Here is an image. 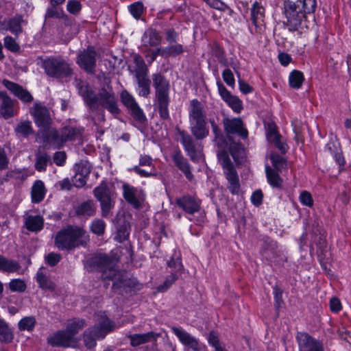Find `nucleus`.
I'll return each mask as SVG.
<instances>
[{
  "mask_svg": "<svg viewBox=\"0 0 351 351\" xmlns=\"http://www.w3.org/2000/svg\"><path fill=\"white\" fill-rule=\"evenodd\" d=\"M189 118L191 132L195 139L184 130L178 128H176V130L184 150L192 160H195L202 155V147L197 140L204 139L209 134L206 112L202 103L196 99L190 102Z\"/></svg>",
  "mask_w": 351,
  "mask_h": 351,
  "instance_id": "nucleus-1",
  "label": "nucleus"
},
{
  "mask_svg": "<svg viewBox=\"0 0 351 351\" xmlns=\"http://www.w3.org/2000/svg\"><path fill=\"white\" fill-rule=\"evenodd\" d=\"M94 263L97 269L102 272V278L104 280H114L113 289H138V282L136 278H128L127 276L121 275L116 268L114 259L106 254H101L96 257ZM127 291V290H125Z\"/></svg>",
  "mask_w": 351,
  "mask_h": 351,
  "instance_id": "nucleus-2",
  "label": "nucleus"
},
{
  "mask_svg": "<svg viewBox=\"0 0 351 351\" xmlns=\"http://www.w3.org/2000/svg\"><path fill=\"white\" fill-rule=\"evenodd\" d=\"M95 102L94 108H89L91 112H95V115L91 116L95 124L105 121V112L106 109L112 116L117 117L121 113L119 108L117 98L114 91L104 88L99 90V93L93 99Z\"/></svg>",
  "mask_w": 351,
  "mask_h": 351,
  "instance_id": "nucleus-3",
  "label": "nucleus"
},
{
  "mask_svg": "<svg viewBox=\"0 0 351 351\" xmlns=\"http://www.w3.org/2000/svg\"><path fill=\"white\" fill-rule=\"evenodd\" d=\"M153 86L155 89V102L160 117L163 120L169 119V106L170 104V84L161 73L152 75Z\"/></svg>",
  "mask_w": 351,
  "mask_h": 351,
  "instance_id": "nucleus-4",
  "label": "nucleus"
},
{
  "mask_svg": "<svg viewBox=\"0 0 351 351\" xmlns=\"http://www.w3.org/2000/svg\"><path fill=\"white\" fill-rule=\"evenodd\" d=\"M86 231L78 226H69L58 232L55 238L56 246L62 250H71L84 245L86 238Z\"/></svg>",
  "mask_w": 351,
  "mask_h": 351,
  "instance_id": "nucleus-5",
  "label": "nucleus"
},
{
  "mask_svg": "<svg viewBox=\"0 0 351 351\" xmlns=\"http://www.w3.org/2000/svg\"><path fill=\"white\" fill-rule=\"evenodd\" d=\"M114 327V324L112 321L105 315H101L97 324L84 331V342L85 346L88 349L95 348L97 340L104 339L108 332L113 330Z\"/></svg>",
  "mask_w": 351,
  "mask_h": 351,
  "instance_id": "nucleus-6",
  "label": "nucleus"
},
{
  "mask_svg": "<svg viewBox=\"0 0 351 351\" xmlns=\"http://www.w3.org/2000/svg\"><path fill=\"white\" fill-rule=\"evenodd\" d=\"M283 13L287 19L285 25L290 32H295L300 28L307 27V17L303 11L293 1L285 0Z\"/></svg>",
  "mask_w": 351,
  "mask_h": 351,
  "instance_id": "nucleus-7",
  "label": "nucleus"
},
{
  "mask_svg": "<svg viewBox=\"0 0 351 351\" xmlns=\"http://www.w3.org/2000/svg\"><path fill=\"white\" fill-rule=\"evenodd\" d=\"M45 73L54 78H68L73 75L71 64L60 56L50 57L43 60Z\"/></svg>",
  "mask_w": 351,
  "mask_h": 351,
  "instance_id": "nucleus-8",
  "label": "nucleus"
},
{
  "mask_svg": "<svg viewBox=\"0 0 351 351\" xmlns=\"http://www.w3.org/2000/svg\"><path fill=\"white\" fill-rule=\"evenodd\" d=\"M95 197L100 203L101 216L108 217L111 214V210L114 206V193L104 181L93 190Z\"/></svg>",
  "mask_w": 351,
  "mask_h": 351,
  "instance_id": "nucleus-9",
  "label": "nucleus"
},
{
  "mask_svg": "<svg viewBox=\"0 0 351 351\" xmlns=\"http://www.w3.org/2000/svg\"><path fill=\"white\" fill-rule=\"evenodd\" d=\"M120 99L136 122V127L138 128L143 127L147 122V118L134 96L128 90H123L121 93Z\"/></svg>",
  "mask_w": 351,
  "mask_h": 351,
  "instance_id": "nucleus-10",
  "label": "nucleus"
},
{
  "mask_svg": "<svg viewBox=\"0 0 351 351\" xmlns=\"http://www.w3.org/2000/svg\"><path fill=\"white\" fill-rule=\"evenodd\" d=\"M97 53L93 46L80 51L77 55L76 63L88 74H94L96 69Z\"/></svg>",
  "mask_w": 351,
  "mask_h": 351,
  "instance_id": "nucleus-11",
  "label": "nucleus"
},
{
  "mask_svg": "<svg viewBox=\"0 0 351 351\" xmlns=\"http://www.w3.org/2000/svg\"><path fill=\"white\" fill-rule=\"evenodd\" d=\"M171 329L173 334L179 339L181 343L183 345L191 348L193 351H208L205 345L199 342L197 339L191 336L184 330L176 326L171 327Z\"/></svg>",
  "mask_w": 351,
  "mask_h": 351,
  "instance_id": "nucleus-12",
  "label": "nucleus"
},
{
  "mask_svg": "<svg viewBox=\"0 0 351 351\" xmlns=\"http://www.w3.org/2000/svg\"><path fill=\"white\" fill-rule=\"evenodd\" d=\"M223 124L226 134H237L243 139H245L248 136V132L244 128V124L241 118L230 119L226 117L223 119Z\"/></svg>",
  "mask_w": 351,
  "mask_h": 351,
  "instance_id": "nucleus-13",
  "label": "nucleus"
},
{
  "mask_svg": "<svg viewBox=\"0 0 351 351\" xmlns=\"http://www.w3.org/2000/svg\"><path fill=\"white\" fill-rule=\"evenodd\" d=\"M123 195L125 201L132 205L134 208L141 206V201L143 200L145 193L141 189L124 183L122 186Z\"/></svg>",
  "mask_w": 351,
  "mask_h": 351,
  "instance_id": "nucleus-14",
  "label": "nucleus"
},
{
  "mask_svg": "<svg viewBox=\"0 0 351 351\" xmlns=\"http://www.w3.org/2000/svg\"><path fill=\"white\" fill-rule=\"evenodd\" d=\"M33 115L35 123L43 130L49 128L51 123L49 112L48 109L40 104H35L30 111Z\"/></svg>",
  "mask_w": 351,
  "mask_h": 351,
  "instance_id": "nucleus-15",
  "label": "nucleus"
},
{
  "mask_svg": "<svg viewBox=\"0 0 351 351\" xmlns=\"http://www.w3.org/2000/svg\"><path fill=\"white\" fill-rule=\"evenodd\" d=\"M297 340L299 351H324L322 343L313 339L308 333H298Z\"/></svg>",
  "mask_w": 351,
  "mask_h": 351,
  "instance_id": "nucleus-16",
  "label": "nucleus"
},
{
  "mask_svg": "<svg viewBox=\"0 0 351 351\" xmlns=\"http://www.w3.org/2000/svg\"><path fill=\"white\" fill-rule=\"evenodd\" d=\"M218 91L222 99L237 113H240L243 109L242 101L235 95L230 93V91L220 82H217Z\"/></svg>",
  "mask_w": 351,
  "mask_h": 351,
  "instance_id": "nucleus-17",
  "label": "nucleus"
},
{
  "mask_svg": "<svg viewBox=\"0 0 351 351\" xmlns=\"http://www.w3.org/2000/svg\"><path fill=\"white\" fill-rule=\"evenodd\" d=\"M176 203L179 208L191 215L199 212L201 208V200L189 195L177 198Z\"/></svg>",
  "mask_w": 351,
  "mask_h": 351,
  "instance_id": "nucleus-18",
  "label": "nucleus"
},
{
  "mask_svg": "<svg viewBox=\"0 0 351 351\" xmlns=\"http://www.w3.org/2000/svg\"><path fill=\"white\" fill-rule=\"evenodd\" d=\"M161 39L160 35L156 29L149 28L144 32L141 38V51L143 53L149 52L151 47L158 46L160 44Z\"/></svg>",
  "mask_w": 351,
  "mask_h": 351,
  "instance_id": "nucleus-19",
  "label": "nucleus"
},
{
  "mask_svg": "<svg viewBox=\"0 0 351 351\" xmlns=\"http://www.w3.org/2000/svg\"><path fill=\"white\" fill-rule=\"evenodd\" d=\"M2 84L22 102L30 103L33 101L32 94L21 85L5 79L3 80Z\"/></svg>",
  "mask_w": 351,
  "mask_h": 351,
  "instance_id": "nucleus-20",
  "label": "nucleus"
},
{
  "mask_svg": "<svg viewBox=\"0 0 351 351\" xmlns=\"http://www.w3.org/2000/svg\"><path fill=\"white\" fill-rule=\"evenodd\" d=\"M75 87L77 89L79 95L83 98L86 106L94 108L95 102L93 99L95 96V92L93 90L89 84L84 80L75 79Z\"/></svg>",
  "mask_w": 351,
  "mask_h": 351,
  "instance_id": "nucleus-21",
  "label": "nucleus"
},
{
  "mask_svg": "<svg viewBox=\"0 0 351 351\" xmlns=\"http://www.w3.org/2000/svg\"><path fill=\"white\" fill-rule=\"evenodd\" d=\"M47 342L53 347H71L76 343L65 330H59L47 338Z\"/></svg>",
  "mask_w": 351,
  "mask_h": 351,
  "instance_id": "nucleus-22",
  "label": "nucleus"
},
{
  "mask_svg": "<svg viewBox=\"0 0 351 351\" xmlns=\"http://www.w3.org/2000/svg\"><path fill=\"white\" fill-rule=\"evenodd\" d=\"M41 135L45 143L51 144L57 149H60L65 143L62 132H58L53 128L42 130Z\"/></svg>",
  "mask_w": 351,
  "mask_h": 351,
  "instance_id": "nucleus-23",
  "label": "nucleus"
},
{
  "mask_svg": "<svg viewBox=\"0 0 351 351\" xmlns=\"http://www.w3.org/2000/svg\"><path fill=\"white\" fill-rule=\"evenodd\" d=\"M0 116L5 119L14 117V101L3 91H0Z\"/></svg>",
  "mask_w": 351,
  "mask_h": 351,
  "instance_id": "nucleus-24",
  "label": "nucleus"
},
{
  "mask_svg": "<svg viewBox=\"0 0 351 351\" xmlns=\"http://www.w3.org/2000/svg\"><path fill=\"white\" fill-rule=\"evenodd\" d=\"M137 84V93L138 96L148 97L151 92V81L148 77V73L134 75Z\"/></svg>",
  "mask_w": 351,
  "mask_h": 351,
  "instance_id": "nucleus-25",
  "label": "nucleus"
},
{
  "mask_svg": "<svg viewBox=\"0 0 351 351\" xmlns=\"http://www.w3.org/2000/svg\"><path fill=\"white\" fill-rule=\"evenodd\" d=\"M171 157L176 166L184 173L187 179L191 180L193 174L191 171L189 164L187 160L184 158L180 150L175 151Z\"/></svg>",
  "mask_w": 351,
  "mask_h": 351,
  "instance_id": "nucleus-26",
  "label": "nucleus"
},
{
  "mask_svg": "<svg viewBox=\"0 0 351 351\" xmlns=\"http://www.w3.org/2000/svg\"><path fill=\"white\" fill-rule=\"evenodd\" d=\"M225 177L228 180V189L233 195H238L240 192L241 186L239 178L235 169H228L224 171Z\"/></svg>",
  "mask_w": 351,
  "mask_h": 351,
  "instance_id": "nucleus-27",
  "label": "nucleus"
},
{
  "mask_svg": "<svg viewBox=\"0 0 351 351\" xmlns=\"http://www.w3.org/2000/svg\"><path fill=\"white\" fill-rule=\"evenodd\" d=\"M26 228L31 232H38L43 228L44 219L40 215H25L23 216Z\"/></svg>",
  "mask_w": 351,
  "mask_h": 351,
  "instance_id": "nucleus-28",
  "label": "nucleus"
},
{
  "mask_svg": "<svg viewBox=\"0 0 351 351\" xmlns=\"http://www.w3.org/2000/svg\"><path fill=\"white\" fill-rule=\"evenodd\" d=\"M36 280L40 289L50 291H54L56 290V284L51 280L43 269L40 268L38 270L36 275Z\"/></svg>",
  "mask_w": 351,
  "mask_h": 351,
  "instance_id": "nucleus-29",
  "label": "nucleus"
},
{
  "mask_svg": "<svg viewBox=\"0 0 351 351\" xmlns=\"http://www.w3.org/2000/svg\"><path fill=\"white\" fill-rule=\"evenodd\" d=\"M96 213V206L93 200H88L80 204L75 210V213L77 216L90 217Z\"/></svg>",
  "mask_w": 351,
  "mask_h": 351,
  "instance_id": "nucleus-30",
  "label": "nucleus"
},
{
  "mask_svg": "<svg viewBox=\"0 0 351 351\" xmlns=\"http://www.w3.org/2000/svg\"><path fill=\"white\" fill-rule=\"evenodd\" d=\"M23 23H26L23 19L22 16L16 15L13 18L10 19L6 22V26L4 27V29L9 30L12 34H14L16 37H18L19 35L23 32V28L21 27Z\"/></svg>",
  "mask_w": 351,
  "mask_h": 351,
  "instance_id": "nucleus-31",
  "label": "nucleus"
},
{
  "mask_svg": "<svg viewBox=\"0 0 351 351\" xmlns=\"http://www.w3.org/2000/svg\"><path fill=\"white\" fill-rule=\"evenodd\" d=\"M158 335L154 332H149L143 334H133L129 335L130 343L132 346H138L141 344L156 340Z\"/></svg>",
  "mask_w": 351,
  "mask_h": 351,
  "instance_id": "nucleus-32",
  "label": "nucleus"
},
{
  "mask_svg": "<svg viewBox=\"0 0 351 351\" xmlns=\"http://www.w3.org/2000/svg\"><path fill=\"white\" fill-rule=\"evenodd\" d=\"M51 162L50 156L45 152L38 151L35 154V169L39 171H45Z\"/></svg>",
  "mask_w": 351,
  "mask_h": 351,
  "instance_id": "nucleus-33",
  "label": "nucleus"
},
{
  "mask_svg": "<svg viewBox=\"0 0 351 351\" xmlns=\"http://www.w3.org/2000/svg\"><path fill=\"white\" fill-rule=\"evenodd\" d=\"M45 187L44 183L41 180H36L32 188V201L33 203H39L45 197Z\"/></svg>",
  "mask_w": 351,
  "mask_h": 351,
  "instance_id": "nucleus-34",
  "label": "nucleus"
},
{
  "mask_svg": "<svg viewBox=\"0 0 351 351\" xmlns=\"http://www.w3.org/2000/svg\"><path fill=\"white\" fill-rule=\"evenodd\" d=\"M20 269L21 265L17 261L8 259L0 255V271L13 273L18 271Z\"/></svg>",
  "mask_w": 351,
  "mask_h": 351,
  "instance_id": "nucleus-35",
  "label": "nucleus"
},
{
  "mask_svg": "<svg viewBox=\"0 0 351 351\" xmlns=\"http://www.w3.org/2000/svg\"><path fill=\"white\" fill-rule=\"evenodd\" d=\"M229 150L236 163L240 164L244 160L245 150L241 143L234 142L231 143Z\"/></svg>",
  "mask_w": 351,
  "mask_h": 351,
  "instance_id": "nucleus-36",
  "label": "nucleus"
},
{
  "mask_svg": "<svg viewBox=\"0 0 351 351\" xmlns=\"http://www.w3.org/2000/svg\"><path fill=\"white\" fill-rule=\"evenodd\" d=\"M86 322L84 319H73L68 322L65 331L71 336L72 339H75L74 336L79 332L84 326Z\"/></svg>",
  "mask_w": 351,
  "mask_h": 351,
  "instance_id": "nucleus-37",
  "label": "nucleus"
},
{
  "mask_svg": "<svg viewBox=\"0 0 351 351\" xmlns=\"http://www.w3.org/2000/svg\"><path fill=\"white\" fill-rule=\"evenodd\" d=\"M265 173L268 182L272 187L281 188L282 180L277 171L267 165L265 167Z\"/></svg>",
  "mask_w": 351,
  "mask_h": 351,
  "instance_id": "nucleus-38",
  "label": "nucleus"
},
{
  "mask_svg": "<svg viewBox=\"0 0 351 351\" xmlns=\"http://www.w3.org/2000/svg\"><path fill=\"white\" fill-rule=\"evenodd\" d=\"M14 339V335L8 323L0 318V342L10 343Z\"/></svg>",
  "mask_w": 351,
  "mask_h": 351,
  "instance_id": "nucleus-39",
  "label": "nucleus"
},
{
  "mask_svg": "<svg viewBox=\"0 0 351 351\" xmlns=\"http://www.w3.org/2000/svg\"><path fill=\"white\" fill-rule=\"evenodd\" d=\"M294 2L303 11L306 17L308 15L313 14L317 8L316 0H297Z\"/></svg>",
  "mask_w": 351,
  "mask_h": 351,
  "instance_id": "nucleus-40",
  "label": "nucleus"
},
{
  "mask_svg": "<svg viewBox=\"0 0 351 351\" xmlns=\"http://www.w3.org/2000/svg\"><path fill=\"white\" fill-rule=\"evenodd\" d=\"M265 16V8L257 1L254 2L251 9V19L253 24L258 26Z\"/></svg>",
  "mask_w": 351,
  "mask_h": 351,
  "instance_id": "nucleus-41",
  "label": "nucleus"
},
{
  "mask_svg": "<svg viewBox=\"0 0 351 351\" xmlns=\"http://www.w3.org/2000/svg\"><path fill=\"white\" fill-rule=\"evenodd\" d=\"M304 80V75L301 71L294 70L291 72L289 77V83L291 88L298 89Z\"/></svg>",
  "mask_w": 351,
  "mask_h": 351,
  "instance_id": "nucleus-42",
  "label": "nucleus"
},
{
  "mask_svg": "<svg viewBox=\"0 0 351 351\" xmlns=\"http://www.w3.org/2000/svg\"><path fill=\"white\" fill-rule=\"evenodd\" d=\"M133 60L136 64L135 69L132 71L134 75L148 73V68L145 64L144 60L140 55L135 54L133 56Z\"/></svg>",
  "mask_w": 351,
  "mask_h": 351,
  "instance_id": "nucleus-43",
  "label": "nucleus"
},
{
  "mask_svg": "<svg viewBox=\"0 0 351 351\" xmlns=\"http://www.w3.org/2000/svg\"><path fill=\"white\" fill-rule=\"evenodd\" d=\"M14 131L16 134H19L23 137H27L34 133V130L29 121L20 122L15 128Z\"/></svg>",
  "mask_w": 351,
  "mask_h": 351,
  "instance_id": "nucleus-44",
  "label": "nucleus"
},
{
  "mask_svg": "<svg viewBox=\"0 0 351 351\" xmlns=\"http://www.w3.org/2000/svg\"><path fill=\"white\" fill-rule=\"evenodd\" d=\"M36 324V320L34 316H28L22 318L18 323V328L20 330L32 331L34 330Z\"/></svg>",
  "mask_w": 351,
  "mask_h": 351,
  "instance_id": "nucleus-45",
  "label": "nucleus"
},
{
  "mask_svg": "<svg viewBox=\"0 0 351 351\" xmlns=\"http://www.w3.org/2000/svg\"><path fill=\"white\" fill-rule=\"evenodd\" d=\"M65 143L68 141H73L81 136V130L72 127H65L61 130Z\"/></svg>",
  "mask_w": 351,
  "mask_h": 351,
  "instance_id": "nucleus-46",
  "label": "nucleus"
},
{
  "mask_svg": "<svg viewBox=\"0 0 351 351\" xmlns=\"http://www.w3.org/2000/svg\"><path fill=\"white\" fill-rule=\"evenodd\" d=\"M165 58L167 57H176L182 54L184 51L183 45L176 43L174 45L169 44V45L164 47Z\"/></svg>",
  "mask_w": 351,
  "mask_h": 351,
  "instance_id": "nucleus-47",
  "label": "nucleus"
},
{
  "mask_svg": "<svg viewBox=\"0 0 351 351\" xmlns=\"http://www.w3.org/2000/svg\"><path fill=\"white\" fill-rule=\"evenodd\" d=\"M218 160L223 167V172L228 169H234L229 158L228 154L226 151L222 150L217 154Z\"/></svg>",
  "mask_w": 351,
  "mask_h": 351,
  "instance_id": "nucleus-48",
  "label": "nucleus"
},
{
  "mask_svg": "<svg viewBox=\"0 0 351 351\" xmlns=\"http://www.w3.org/2000/svg\"><path fill=\"white\" fill-rule=\"evenodd\" d=\"M74 170L75 173L88 178L91 171V165L87 160H81L74 166Z\"/></svg>",
  "mask_w": 351,
  "mask_h": 351,
  "instance_id": "nucleus-49",
  "label": "nucleus"
},
{
  "mask_svg": "<svg viewBox=\"0 0 351 351\" xmlns=\"http://www.w3.org/2000/svg\"><path fill=\"white\" fill-rule=\"evenodd\" d=\"M270 159L274 167L277 171H281L287 165L286 160L276 153L271 154Z\"/></svg>",
  "mask_w": 351,
  "mask_h": 351,
  "instance_id": "nucleus-50",
  "label": "nucleus"
},
{
  "mask_svg": "<svg viewBox=\"0 0 351 351\" xmlns=\"http://www.w3.org/2000/svg\"><path fill=\"white\" fill-rule=\"evenodd\" d=\"M106 228L105 222L101 219H95L90 226L91 231L98 235L101 236L104 234Z\"/></svg>",
  "mask_w": 351,
  "mask_h": 351,
  "instance_id": "nucleus-51",
  "label": "nucleus"
},
{
  "mask_svg": "<svg viewBox=\"0 0 351 351\" xmlns=\"http://www.w3.org/2000/svg\"><path fill=\"white\" fill-rule=\"evenodd\" d=\"M129 234L130 228L127 224L124 223L118 228L115 239L118 242L122 243L128 239Z\"/></svg>",
  "mask_w": 351,
  "mask_h": 351,
  "instance_id": "nucleus-52",
  "label": "nucleus"
},
{
  "mask_svg": "<svg viewBox=\"0 0 351 351\" xmlns=\"http://www.w3.org/2000/svg\"><path fill=\"white\" fill-rule=\"evenodd\" d=\"M143 4L140 1L134 2L129 6L130 12L136 19H140L143 12Z\"/></svg>",
  "mask_w": 351,
  "mask_h": 351,
  "instance_id": "nucleus-53",
  "label": "nucleus"
},
{
  "mask_svg": "<svg viewBox=\"0 0 351 351\" xmlns=\"http://www.w3.org/2000/svg\"><path fill=\"white\" fill-rule=\"evenodd\" d=\"M9 288L13 292H23L26 289V284L23 280L13 279L9 283Z\"/></svg>",
  "mask_w": 351,
  "mask_h": 351,
  "instance_id": "nucleus-54",
  "label": "nucleus"
},
{
  "mask_svg": "<svg viewBox=\"0 0 351 351\" xmlns=\"http://www.w3.org/2000/svg\"><path fill=\"white\" fill-rule=\"evenodd\" d=\"M178 276L175 273H171L169 275L165 282L158 286V291L160 292H164L167 291L178 279Z\"/></svg>",
  "mask_w": 351,
  "mask_h": 351,
  "instance_id": "nucleus-55",
  "label": "nucleus"
},
{
  "mask_svg": "<svg viewBox=\"0 0 351 351\" xmlns=\"http://www.w3.org/2000/svg\"><path fill=\"white\" fill-rule=\"evenodd\" d=\"M5 47L12 51L18 52L20 50V46L16 43L15 39L10 36H7L3 39Z\"/></svg>",
  "mask_w": 351,
  "mask_h": 351,
  "instance_id": "nucleus-56",
  "label": "nucleus"
},
{
  "mask_svg": "<svg viewBox=\"0 0 351 351\" xmlns=\"http://www.w3.org/2000/svg\"><path fill=\"white\" fill-rule=\"evenodd\" d=\"M208 341L210 346L215 348V351H218L223 348L220 343L218 335L214 331H211L209 333Z\"/></svg>",
  "mask_w": 351,
  "mask_h": 351,
  "instance_id": "nucleus-57",
  "label": "nucleus"
},
{
  "mask_svg": "<svg viewBox=\"0 0 351 351\" xmlns=\"http://www.w3.org/2000/svg\"><path fill=\"white\" fill-rule=\"evenodd\" d=\"M213 54L217 58L219 62L223 65L227 66V60L224 56L223 50L217 45H215L213 48Z\"/></svg>",
  "mask_w": 351,
  "mask_h": 351,
  "instance_id": "nucleus-58",
  "label": "nucleus"
},
{
  "mask_svg": "<svg viewBox=\"0 0 351 351\" xmlns=\"http://www.w3.org/2000/svg\"><path fill=\"white\" fill-rule=\"evenodd\" d=\"M63 16H64V12L61 9L57 8V5H51V7H50L47 9L45 17L46 18H52V17L61 18Z\"/></svg>",
  "mask_w": 351,
  "mask_h": 351,
  "instance_id": "nucleus-59",
  "label": "nucleus"
},
{
  "mask_svg": "<svg viewBox=\"0 0 351 351\" xmlns=\"http://www.w3.org/2000/svg\"><path fill=\"white\" fill-rule=\"evenodd\" d=\"M73 184L69 178H64L56 183L55 187L60 191H71Z\"/></svg>",
  "mask_w": 351,
  "mask_h": 351,
  "instance_id": "nucleus-60",
  "label": "nucleus"
},
{
  "mask_svg": "<svg viewBox=\"0 0 351 351\" xmlns=\"http://www.w3.org/2000/svg\"><path fill=\"white\" fill-rule=\"evenodd\" d=\"M278 137H281L278 134L276 126L274 123H269L267 125V138L269 141H271L273 140H276Z\"/></svg>",
  "mask_w": 351,
  "mask_h": 351,
  "instance_id": "nucleus-61",
  "label": "nucleus"
},
{
  "mask_svg": "<svg viewBox=\"0 0 351 351\" xmlns=\"http://www.w3.org/2000/svg\"><path fill=\"white\" fill-rule=\"evenodd\" d=\"M165 40L169 44L176 43L178 38V33L173 29L169 28L165 30Z\"/></svg>",
  "mask_w": 351,
  "mask_h": 351,
  "instance_id": "nucleus-62",
  "label": "nucleus"
},
{
  "mask_svg": "<svg viewBox=\"0 0 351 351\" xmlns=\"http://www.w3.org/2000/svg\"><path fill=\"white\" fill-rule=\"evenodd\" d=\"M66 8L70 13L76 14L80 11L82 5L78 1L70 0L67 2Z\"/></svg>",
  "mask_w": 351,
  "mask_h": 351,
  "instance_id": "nucleus-63",
  "label": "nucleus"
},
{
  "mask_svg": "<svg viewBox=\"0 0 351 351\" xmlns=\"http://www.w3.org/2000/svg\"><path fill=\"white\" fill-rule=\"evenodd\" d=\"M300 200L303 205L308 207H311L313 204V200L311 193L306 191L300 193Z\"/></svg>",
  "mask_w": 351,
  "mask_h": 351,
  "instance_id": "nucleus-64",
  "label": "nucleus"
}]
</instances>
